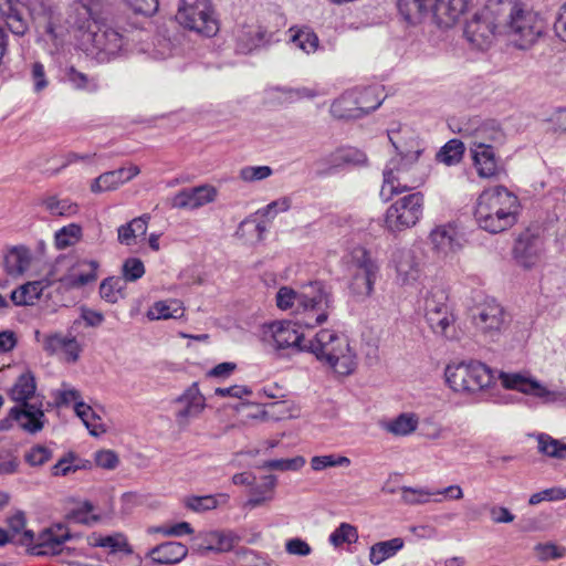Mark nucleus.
I'll return each instance as SVG.
<instances>
[{"instance_id":"nucleus-7","label":"nucleus","mask_w":566,"mask_h":566,"mask_svg":"<svg viewBox=\"0 0 566 566\" xmlns=\"http://www.w3.org/2000/svg\"><path fill=\"white\" fill-rule=\"evenodd\" d=\"M474 3L475 0H397V8L409 23L430 12L438 25L450 28Z\"/></svg>"},{"instance_id":"nucleus-8","label":"nucleus","mask_w":566,"mask_h":566,"mask_svg":"<svg viewBox=\"0 0 566 566\" xmlns=\"http://www.w3.org/2000/svg\"><path fill=\"white\" fill-rule=\"evenodd\" d=\"M395 132H388V138L395 149L398 151L384 169V184L380 189V197L384 201H388L395 193L403 192L415 188L416 186L408 184L406 174L409 172L417 164L421 150L408 151L403 154L395 140Z\"/></svg>"},{"instance_id":"nucleus-60","label":"nucleus","mask_w":566,"mask_h":566,"mask_svg":"<svg viewBox=\"0 0 566 566\" xmlns=\"http://www.w3.org/2000/svg\"><path fill=\"white\" fill-rule=\"evenodd\" d=\"M566 497V490L562 488H551L531 495L528 503L537 505L543 501H559Z\"/></svg>"},{"instance_id":"nucleus-25","label":"nucleus","mask_w":566,"mask_h":566,"mask_svg":"<svg viewBox=\"0 0 566 566\" xmlns=\"http://www.w3.org/2000/svg\"><path fill=\"white\" fill-rule=\"evenodd\" d=\"M175 402L179 406L176 411V418L179 423H187L190 419L197 418L206 407V399L200 392L197 382L190 385Z\"/></svg>"},{"instance_id":"nucleus-33","label":"nucleus","mask_w":566,"mask_h":566,"mask_svg":"<svg viewBox=\"0 0 566 566\" xmlns=\"http://www.w3.org/2000/svg\"><path fill=\"white\" fill-rule=\"evenodd\" d=\"M402 547L403 539L400 537L377 542L369 549V562L373 565H379L386 559L394 557Z\"/></svg>"},{"instance_id":"nucleus-43","label":"nucleus","mask_w":566,"mask_h":566,"mask_svg":"<svg viewBox=\"0 0 566 566\" xmlns=\"http://www.w3.org/2000/svg\"><path fill=\"white\" fill-rule=\"evenodd\" d=\"M344 166L346 165L340 148L315 161L317 174L324 176L333 175Z\"/></svg>"},{"instance_id":"nucleus-50","label":"nucleus","mask_w":566,"mask_h":566,"mask_svg":"<svg viewBox=\"0 0 566 566\" xmlns=\"http://www.w3.org/2000/svg\"><path fill=\"white\" fill-rule=\"evenodd\" d=\"M349 464L350 459L343 455H315L311 459V467L314 471H322L332 467H348Z\"/></svg>"},{"instance_id":"nucleus-45","label":"nucleus","mask_w":566,"mask_h":566,"mask_svg":"<svg viewBox=\"0 0 566 566\" xmlns=\"http://www.w3.org/2000/svg\"><path fill=\"white\" fill-rule=\"evenodd\" d=\"M182 315V308L178 305L176 301L164 302L159 301L154 304V306L148 312V316L151 319H168V318H177Z\"/></svg>"},{"instance_id":"nucleus-14","label":"nucleus","mask_w":566,"mask_h":566,"mask_svg":"<svg viewBox=\"0 0 566 566\" xmlns=\"http://www.w3.org/2000/svg\"><path fill=\"white\" fill-rule=\"evenodd\" d=\"M233 35L237 52L248 54L271 44L275 32L259 19L250 18L237 24Z\"/></svg>"},{"instance_id":"nucleus-5","label":"nucleus","mask_w":566,"mask_h":566,"mask_svg":"<svg viewBox=\"0 0 566 566\" xmlns=\"http://www.w3.org/2000/svg\"><path fill=\"white\" fill-rule=\"evenodd\" d=\"M9 396L18 402L10 409V416L17 419L20 427L29 433L41 431L46 421L43 411V397L36 394L35 377L30 370L17 378Z\"/></svg>"},{"instance_id":"nucleus-10","label":"nucleus","mask_w":566,"mask_h":566,"mask_svg":"<svg viewBox=\"0 0 566 566\" xmlns=\"http://www.w3.org/2000/svg\"><path fill=\"white\" fill-rule=\"evenodd\" d=\"M471 323L475 333L484 342H499L509 326L503 306L492 297H485L470 310Z\"/></svg>"},{"instance_id":"nucleus-61","label":"nucleus","mask_w":566,"mask_h":566,"mask_svg":"<svg viewBox=\"0 0 566 566\" xmlns=\"http://www.w3.org/2000/svg\"><path fill=\"white\" fill-rule=\"evenodd\" d=\"M52 458V451L44 446H35L25 453V462L32 467L42 465Z\"/></svg>"},{"instance_id":"nucleus-51","label":"nucleus","mask_w":566,"mask_h":566,"mask_svg":"<svg viewBox=\"0 0 566 566\" xmlns=\"http://www.w3.org/2000/svg\"><path fill=\"white\" fill-rule=\"evenodd\" d=\"M305 464L303 457H295L292 459H274L264 461L261 465L262 469L272 471H297Z\"/></svg>"},{"instance_id":"nucleus-28","label":"nucleus","mask_w":566,"mask_h":566,"mask_svg":"<svg viewBox=\"0 0 566 566\" xmlns=\"http://www.w3.org/2000/svg\"><path fill=\"white\" fill-rule=\"evenodd\" d=\"M188 555L186 545L179 542H165L155 546L148 554L156 565H174L180 563Z\"/></svg>"},{"instance_id":"nucleus-63","label":"nucleus","mask_w":566,"mask_h":566,"mask_svg":"<svg viewBox=\"0 0 566 566\" xmlns=\"http://www.w3.org/2000/svg\"><path fill=\"white\" fill-rule=\"evenodd\" d=\"M290 208L291 200L287 197H283L259 209L256 213L266 218H274L279 212H285Z\"/></svg>"},{"instance_id":"nucleus-3","label":"nucleus","mask_w":566,"mask_h":566,"mask_svg":"<svg viewBox=\"0 0 566 566\" xmlns=\"http://www.w3.org/2000/svg\"><path fill=\"white\" fill-rule=\"evenodd\" d=\"M484 10L500 27V34L517 38L520 49H527L544 31V22L530 0H488Z\"/></svg>"},{"instance_id":"nucleus-23","label":"nucleus","mask_w":566,"mask_h":566,"mask_svg":"<svg viewBox=\"0 0 566 566\" xmlns=\"http://www.w3.org/2000/svg\"><path fill=\"white\" fill-rule=\"evenodd\" d=\"M43 350L49 355L61 353L67 363H76L80 358L82 346L77 338L71 334L53 333L44 336Z\"/></svg>"},{"instance_id":"nucleus-53","label":"nucleus","mask_w":566,"mask_h":566,"mask_svg":"<svg viewBox=\"0 0 566 566\" xmlns=\"http://www.w3.org/2000/svg\"><path fill=\"white\" fill-rule=\"evenodd\" d=\"M145 274V265L138 258H128L124 261L122 266V279L125 282H135L143 277Z\"/></svg>"},{"instance_id":"nucleus-49","label":"nucleus","mask_w":566,"mask_h":566,"mask_svg":"<svg viewBox=\"0 0 566 566\" xmlns=\"http://www.w3.org/2000/svg\"><path fill=\"white\" fill-rule=\"evenodd\" d=\"M538 451L548 457L562 458L563 452L566 451V444H563L559 440L553 439L546 433L537 436Z\"/></svg>"},{"instance_id":"nucleus-38","label":"nucleus","mask_w":566,"mask_h":566,"mask_svg":"<svg viewBox=\"0 0 566 566\" xmlns=\"http://www.w3.org/2000/svg\"><path fill=\"white\" fill-rule=\"evenodd\" d=\"M126 282L120 276L105 279L99 285V295L108 303H116L125 297Z\"/></svg>"},{"instance_id":"nucleus-9","label":"nucleus","mask_w":566,"mask_h":566,"mask_svg":"<svg viewBox=\"0 0 566 566\" xmlns=\"http://www.w3.org/2000/svg\"><path fill=\"white\" fill-rule=\"evenodd\" d=\"M446 381L455 392H478L492 384L491 369L478 360L449 364L444 371Z\"/></svg>"},{"instance_id":"nucleus-6","label":"nucleus","mask_w":566,"mask_h":566,"mask_svg":"<svg viewBox=\"0 0 566 566\" xmlns=\"http://www.w3.org/2000/svg\"><path fill=\"white\" fill-rule=\"evenodd\" d=\"M306 352L327 364L342 376L350 375L356 368V354L352 349L345 335H339L332 329H321L307 340Z\"/></svg>"},{"instance_id":"nucleus-19","label":"nucleus","mask_w":566,"mask_h":566,"mask_svg":"<svg viewBox=\"0 0 566 566\" xmlns=\"http://www.w3.org/2000/svg\"><path fill=\"white\" fill-rule=\"evenodd\" d=\"M543 250L542 238L530 229L523 231L515 240L513 247V259L524 268L532 269L537 264Z\"/></svg>"},{"instance_id":"nucleus-55","label":"nucleus","mask_w":566,"mask_h":566,"mask_svg":"<svg viewBox=\"0 0 566 566\" xmlns=\"http://www.w3.org/2000/svg\"><path fill=\"white\" fill-rule=\"evenodd\" d=\"M447 295L442 290H432L424 301V312H447L449 307L447 305Z\"/></svg>"},{"instance_id":"nucleus-15","label":"nucleus","mask_w":566,"mask_h":566,"mask_svg":"<svg viewBox=\"0 0 566 566\" xmlns=\"http://www.w3.org/2000/svg\"><path fill=\"white\" fill-rule=\"evenodd\" d=\"M459 133L464 138H470L471 148L495 147L502 145L505 140V134L499 123L489 119L482 120L480 117L470 118L461 123Z\"/></svg>"},{"instance_id":"nucleus-46","label":"nucleus","mask_w":566,"mask_h":566,"mask_svg":"<svg viewBox=\"0 0 566 566\" xmlns=\"http://www.w3.org/2000/svg\"><path fill=\"white\" fill-rule=\"evenodd\" d=\"M358 539L357 528L348 523H342L335 531H333L329 535V543L339 547L343 544H352Z\"/></svg>"},{"instance_id":"nucleus-57","label":"nucleus","mask_w":566,"mask_h":566,"mask_svg":"<svg viewBox=\"0 0 566 566\" xmlns=\"http://www.w3.org/2000/svg\"><path fill=\"white\" fill-rule=\"evenodd\" d=\"M272 175V168L269 166H247L240 170V178L252 182L266 179Z\"/></svg>"},{"instance_id":"nucleus-16","label":"nucleus","mask_w":566,"mask_h":566,"mask_svg":"<svg viewBox=\"0 0 566 566\" xmlns=\"http://www.w3.org/2000/svg\"><path fill=\"white\" fill-rule=\"evenodd\" d=\"M374 96L373 90L349 91L335 99L331 105V114L338 119H356L377 109L381 101L367 105L365 99Z\"/></svg>"},{"instance_id":"nucleus-54","label":"nucleus","mask_w":566,"mask_h":566,"mask_svg":"<svg viewBox=\"0 0 566 566\" xmlns=\"http://www.w3.org/2000/svg\"><path fill=\"white\" fill-rule=\"evenodd\" d=\"M94 545L98 547L109 548L111 552H129L126 538L122 534L107 536H98L94 539Z\"/></svg>"},{"instance_id":"nucleus-31","label":"nucleus","mask_w":566,"mask_h":566,"mask_svg":"<svg viewBox=\"0 0 566 566\" xmlns=\"http://www.w3.org/2000/svg\"><path fill=\"white\" fill-rule=\"evenodd\" d=\"M150 214L144 213L117 229V240L120 244L133 245L136 239L144 237L148 229Z\"/></svg>"},{"instance_id":"nucleus-59","label":"nucleus","mask_w":566,"mask_h":566,"mask_svg":"<svg viewBox=\"0 0 566 566\" xmlns=\"http://www.w3.org/2000/svg\"><path fill=\"white\" fill-rule=\"evenodd\" d=\"M402 491V500L408 504H422L429 501L431 495H434L433 491L424 490V489H413L409 486H403Z\"/></svg>"},{"instance_id":"nucleus-17","label":"nucleus","mask_w":566,"mask_h":566,"mask_svg":"<svg viewBox=\"0 0 566 566\" xmlns=\"http://www.w3.org/2000/svg\"><path fill=\"white\" fill-rule=\"evenodd\" d=\"M422 251L418 247L398 249L392 254L397 281L401 285H412L421 275Z\"/></svg>"},{"instance_id":"nucleus-44","label":"nucleus","mask_w":566,"mask_h":566,"mask_svg":"<svg viewBox=\"0 0 566 566\" xmlns=\"http://www.w3.org/2000/svg\"><path fill=\"white\" fill-rule=\"evenodd\" d=\"M275 484L276 478L274 475L265 476L262 485L252 489L251 496L248 500L247 505L254 509L262 505L265 501L271 500V492Z\"/></svg>"},{"instance_id":"nucleus-22","label":"nucleus","mask_w":566,"mask_h":566,"mask_svg":"<svg viewBox=\"0 0 566 566\" xmlns=\"http://www.w3.org/2000/svg\"><path fill=\"white\" fill-rule=\"evenodd\" d=\"M71 538L70 532L62 525L43 531L38 538V543L31 548L35 556H54L63 552V544Z\"/></svg>"},{"instance_id":"nucleus-64","label":"nucleus","mask_w":566,"mask_h":566,"mask_svg":"<svg viewBox=\"0 0 566 566\" xmlns=\"http://www.w3.org/2000/svg\"><path fill=\"white\" fill-rule=\"evenodd\" d=\"M75 455L73 453H69L67 457L62 458L52 467V474L55 476H65L71 472H75L83 467L75 464Z\"/></svg>"},{"instance_id":"nucleus-26","label":"nucleus","mask_w":566,"mask_h":566,"mask_svg":"<svg viewBox=\"0 0 566 566\" xmlns=\"http://www.w3.org/2000/svg\"><path fill=\"white\" fill-rule=\"evenodd\" d=\"M32 252L25 245H13L3 253V270L11 277L23 275L30 268Z\"/></svg>"},{"instance_id":"nucleus-42","label":"nucleus","mask_w":566,"mask_h":566,"mask_svg":"<svg viewBox=\"0 0 566 566\" xmlns=\"http://www.w3.org/2000/svg\"><path fill=\"white\" fill-rule=\"evenodd\" d=\"M40 283L29 282L12 291L11 300L18 306L32 305L40 297Z\"/></svg>"},{"instance_id":"nucleus-24","label":"nucleus","mask_w":566,"mask_h":566,"mask_svg":"<svg viewBox=\"0 0 566 566\" xmlns=\"http://www.w3.org/2000/svg\"><path fill=\"white\" fill-rule=\"evenodd\" d=\"M216 196V188L209 185L187 188L172 197L171 206L178 209L193 210L214 201Z\"/></svg>"},{"instance_id":"nucleus-62","label":"nucleus","mask_w":566,"mask_h":566,"mask_svg":"<svg viewBox=\"0 0 566 566\" xmlns=\"http://www.w3.org/2000/svg\"><path fill=\"white\" fill-rule=\"evenodd\" d=\"M311 545L301 537H293L285 542V552L293 556L306 557L312 554Z\"/></svg>"},{"instance_id":"nucleus-37","label":"nucleus","mask_w":566,"mask_h":566,"mask_svg":"<svg viewBox=\"0 0 566 566\" xmlns=\"http://www.w3.org/2000/svg\"><path fill=\"white\" fill-rule=\"evenodd\" d=\"M74 410L92 436L97 437L99 433L105 432L101 417L95 413L91 406L84 402H76Z\"/></svg>"},{"instance_id":"nucleus-2","label":"nucleus","mask_w":566,"mask_h":566,"mask_svg":"<svg viewBox=\"0 0 566 566\" xmlns=\"http://www.w3.org/2000/svg\"><path fill=\"white\" fill-rule=\"evenodd\" d=\"M275 301L280 310H290L307 328L324 324L335 308L333 295L321 281L308 282L298 290L282 286Z\"/></svg>"},{"instance_id":"nucleus-40","label":"nucleus","mask_w":566,"mask_h":566,"mask_svg":"<svg viewBox=\"0 0 566 566\" xmlns=\"http://www.w3.org/2000/svg\"><path fill=\"white\" fill-rule=\"evenodd\" d=\"M125 170H112L99 175L91 185L92 192L114 190L125 182Z\"/></svg>"},{"instance_id":"nucleus-41","label":"nucleus","mask_w":566,"mask_h":566,"mask_svg":"<svg viewBox=\"0 0 566 566\" xmlns=\"http://www.w3.org/2000/svg\"><path fill=\"white\" fill-rule=\"evenodd\" d=\"M464 154V145L458 139H451L436 154L439 163L453 166L461 161Z\"/></svg>"},{"instance_id":"nucleus-13","label":"nucleus","mask_w":566,"mask_h":566,"mask_svg":"<svg viewBox=\"0 0 566 566\" xmlns=\"http://www.w3.org/2000/svg\"><path fill=\"white\" fill-rule=\"evenodd\" d=\"M423 211V196L420 192L397 199L386 211L385 226L390 232H400L415 227Z\"/></svg>"},{"instance_id":"nucleus-52","label":"nucleus","mask_w":566,"mask_h":566,"mask_svg":"<svg viewBox=\"0 0 566 566\" xmlns=\"http://www.w3.org/2000/svg\"><path fill=\"white\" fill-rule=\"evenodd\" d=\"M91 266V271L88 273H81V274H70L64 276L61 281L62 283L67 287H82L93 281L96 280V270L98 268V263L96 261H90L88 262Z\"/></svg>"},{"instance_id":"nucleus-30","label":"nucleus","mask_w":566,"mask_h":566,"mask_svg":"<svg viewBox=\"0 0 566 566\" xmlns=\"http://www.w3.org/2000/svg\"><path fill=\"white\" fill-rule=\"evenodd\" d=\"M240 541V536L232 531H211L202 536L199 549L206 552H229Z\"/></svg>"},{"instance_id":"nucleus-36","label":"nucleus","mask_w":566,"mask_h":566,"mask_svg":"<svg viewBox=\"0 0 566 566\" xmlns=\"http://www.w3.org/2000/svg\"><path fill=\"white\" fill-rule=\"evenodd\" d=\"M7 523L10 530V536H13L14 538L17 535L21 534L20 538L18 539L20 545L29 546L33 543L34 533L30 530H24L27 523L24 512H15L12 516L8 517Z\"/></svg>"},{"instance_id":"nucleus-29","label":"nucleus","mask_w":566,"mask_h":566,"mask_svg":"<svg viewBox=\"0 0 566 566\" xmlns=\"http://www.w3.org/2000/svg\"><path fill=\"white\" fill-rule=\"evenodd\" d=\"M430 241L433 249L443 255L453 253L460 249L459 235L451 224L439 226L430 232Z\"/></svg>"},{"instance_id":"nucleus-58","label":"nucleus","mask_w":566,"mask_h":566,"mask_svg":"<svg viewBox=\"0 0 566 566\" xmlns=\"http://www.w3.org/2000/svg\"><path fill=\"white\" fill-rule=\"evenodd\" d=\"M63 81L69 83L75 90H86L90 84L88 76L85 73L77 71L74 66L65 69Z\"/></svg>"},{"instance_id":"nucleus-48","label":"nucleus","mask_w":566,"mask_h":566,"mask_svg":"<svg viewBox=\"0 0 566 566\" xmlns=\"http://www.w3.org/2000/svg\"><path fill=\"white\" fill-rule=\"evenodd\" d=\"M82 229L78 224L72 223L61 228L55 233V245L57 249H65L75 244L81 238Z\"/></svg>"},{"instance_id":"nucleus-21","label":"nucleus","mask_w":566,"mask_h":566,"mask_svg":"<svg viewBox=\"0 0 566 566\" xmlns=\"http://www.w3.org/2000/svg\"><path fill=\"white\" fill-rule=\"evenodd\" d=\"M501 380L505 388L518 390L526 395H532L543 401L555 400V392L549 391L536 379L520 373H502Z\"/></svg>"},{"instance_id":"nucleus-27","label":"nucleus","mask_w":566,"mask_h":566,"mask_svg":"<svg viewBox=\"0 0 566 566\" xmlns=\"http://www.w3.org/2000/svg\"><path fill=\"white\" fill-rule=\"evenodd\" d=\"M20 7L25 8L18 0H0V12L10 32L17 36H23L29 31V23Z\"/></svg>"},{"instance_id":"nucleus-34","label":"nucleus","mask_w":566,"mask_h":566,"mask_svg":"<svg viewBox=\"0 0 566 566\" xmlns=\"http://www.w3.org/2000/svg\"><path fill=\"white\" fill-rule=\"evenodd\" d=\"M418 427V417L415 413H400L398 417L381 422V428L399 437L409 436L416 431Z\"/></svg>"},{"instance_id":"nucleus-12","label":"nucleus","mask_w":566,"mask_h":566,"mask_svg":"<svg viewBox=\"0 0 566 566\" xmlns=\"http://www.w3.org/2000/svg\"><path fill=\"white\" fill-rule=\"evenodd\" d=\"M347 270L350 276V291L358 296H370L379 271V266L370 253L361 247L353 249L347 262Z\"/></svg>"},{"instance_id":"nucleus-1","label":"nucleus","mask_w":566,"mask_h":566,"mask_svg":"<svg viewBox=\"0 0 566 566\" xmlns=\"http://www.w3.org/2000/svg\"><path fill=\"white\" fill-rule=\"evenodd\" d=\"M124 0H76L70 23L82 45L101 62L126 53L134 41L137 22L126 17Z\"/></svg>"},{"instance_id":"nucleus-4","label":"nucleus","mask_w":566,"mask_h":566,"mask_svg":"<svg viewBox=\"0 0 566 566\" xmlns=\"http://www.w3.org/2000/svg\"><path fill=\"white\" fill-rule=\"evenodd\" d=\"M518 209V198L504 186H495L481 192L474 217L481 229L495 234L516 223Z\"/></svg>"},{"instance_id":"nucleus-35","label":"nucleus","mask_w":566,"mask_h":566,"mask_svg":"<svg viewBox=\"0 0 566 566\" xmlns=\"http://www.w3.org/2000/svg\"><path fill=\"white\" fill-rule=\"evenodd\" d=\"M291 42L306 54L315 53L319 48V39L317 34L308 27L300 29L291 28Z\"/></svg>"},{"instance_id":"nucleus-39","label":"nucleus","mask_w":566,"mask_h":566,"mask_svg":"<svg viewBox=\"0 0 566 566\" xmlns=\"http://www.w3.org/2000/svg\"><path fill=\"white\" fill-rule=\"evenodd\" d=\"M46 211L53 217H71L77 213V203L70 199H59L55 196H49L42 200Z\"/></svg>"},{"instance_id":"nucleus-56","label":"nucleus","mask_w":566,"mask_h":566,"mask_svg":"<svg viewBox=\"0 0 566 566\" xmlns=\"http://www.w3.org/2000/svg\"><path fill=\"white\" fill-rule=\"evenodd\" d=\"M125 7L136 14L151 15L158 10V0H124Z\"/></svg>"},{"instance_id":"nucleus-32","label":"nucleus","mask_w":566,"mask_h":566,"mask_svg":"<svg viewBox=\"0 0 566 566\" xmlns=\"http://www.w3.org/2000/svg\"><path fill=\"white\" fill-rule=\"evenodd\" d=\"M474 166L482 178H491L497 174V158L494 147L471 148Z\"/></svg>"},{"instance_id":"nucleus-47","label":"nucleus","mask_w":566,"mask_h":566,"mask_svg":"<svg viewBox=\"0 0 566 566\" xmlns=\"http://www.w3.org/2000/svg\"><path fill=\"white\" fill-rule=\"evenodd\" d=\"M426 319L433 333L438 335H447L448 329L454 322L453 315L449 311L426 313Z\"/></svg>"},{"instance_id":"nucleus-20","label":"nucleus","mask_w":566,"mask_h":566,"mask_svg":"<svg viewBox=\"0 0 566 566\" xmlns=\"http://www.w3.org/2000/svg\"><path fill=\"white\" fill-rule=\"evenodd\" d=\"M300 324L298 317L295 322L289 321L275 324L273 327V344L276 350L291 349L295 353L306 352L307 340L304 335L298 332Z\"/></svg>"},{"instance_id":"nucleus-11","label":"nucleus","mask_w":566,"mask_h":566,"mask_svg":"<svg viewBox=\"0 0 566 566\" xmlns=\"http://www.w3.org/2000/svg\"><path fill=\"white\" fill-rule=\"evenodd\" d=\"M176 20L184 28L205 36H213L219 31L210 0H180Z\"/></svg>"},{"instance_id":"nucleus-18","label":"nucleus","mask_w":566,"mask_h":566,"mask_svg":"<svg viewBox=\"0 0 566 566\" xmlns=\"http://www.w3.org/2000/svg\"><path fill=\"white\" fill-rule=\"evenodd\" d=\"M496 33H500V27L494 19L485 14L484 8L476 11L464 25L467 40L480 50L486 49Z\"/></svg>"}]
</instances>
